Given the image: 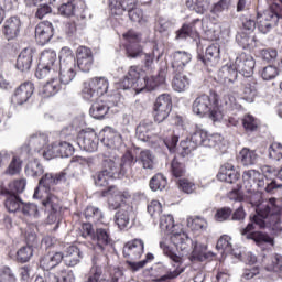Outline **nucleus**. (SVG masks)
<instances>
[{"label":"nucleus","mask_w":282,"mask_h":282,"mask_svg":"<svg viewBox=\"0 0 282 282\" xmlns=\"http://www.w3.org/2000/svg\"><path fill=\"white\" fill-rule=\"evenodd\" d=\"M232 238L228 235H223L217 241V250H221V254H232Z\"/></svg>","instance_id":"nucleus-54"},{"label":"nucleus","mask_w":282,"mask_h":282,"mask_svg":"<svg viewBox=\"0 0 282 282\" xmlns=\"http://www.w3.org/2000/svg\"><path fill=\"white\" fill-rule=\"evenodd\" d=\"M129 210H131V207H127V209H120L115 215V224L120 230H124V228L129 226Z\"/></svg>","instance_id":"nucleus-56"},{"label":"nucleus","mask_w":282,"mask_h":282,"mask_svg":"<svg viewBox=\"0 0 282 282\" xmlns=\"http://www.w3.org/2000/svg\"><path fill=\"white\" fill-rule=\"evenodd\" d=\"M65 261L63 252L48 253L40 260V268L42 270H53L56 265Z\"/></svg>","instance_id":"nucleus-39"},{"label":"nucleus","mask_w":282,"mask_h":282,"mask_svg":"<svg viewBox=\"0 0 282 282\" xmlns=\"http://www.w3.org/2000/svg\"><path fill=\"white\" fill-rule=\"evenodd\" d=\"M260 76L263 80H274L279 76V68L273 65H268L260 69Z\"/></svg>","instance_id":"nucleus-63"},{"label":"nucleus","mask_w":282,"mask_h":282,"mask_svg":"<svg viewBox=\"0 0 282 282\" xmlns=\"http://www.w3.org/2000/svg\"><path fill=\"white\" fill-rule=\"evenodd\" d=\"M242 126L247 132L252 133V131L259 129V120L252 115H245L242 118Z\"/></svg>","instance_id":"nucleus-60"},{"label":"nucleus","mask_w":282,"mask_h":282,"mask_svg":"<svg viewBox=\"0 0 282 282\" xmlns=\"http://www.w3.org/2000/svg\"><path fill=\"white\" fill-rule=\"evenodd\" d=\"M269 159L274 162H281L282 160V144L279 142H273L268 149Z\"/></svg>","instance_id":"nucleus-62"},{"label":"nucleus","mask_w":282,"mask_h":282,"mask_svg":"<svg viewBox=\"0 0 282 282\" xmlns=\"http://www.w3.org/2000/svg\"><path fill=\"white\" fill-rule=\"evenodd\" d=\"M93 268L86 282H118V278H112L111 281L102 278V267L98 265L96 262V258L93 259Z\"/></svg>","instance_id":"nucleus-43"},{"label":"nucleus","mask_w":282,"mask_h":282,"mask_svg":"<svg viewBox=\"0 0 282 282\" xmlns=\"http://www.w3.org/2000/svg\"><path fill=\"white\" fill-rule=\"evenodd\" d=\"M241 175L237 170H235V165L230 163H225L220 166L219 173L217 174V178L219 182H226L227 184H235L239 181Z\"/></svg>","instance_id":"nucleus-28"},{"label":"nucleus","mask_w":282,"mask_h":282,"mask_svg":"<svg viewBox=\"0 0 282 282\" xmlns=\"http://www.w3.org/2000/svg\"><path fill=\"white\" fill-rule=\"evenodd\" d=\"M206 138H208V132L206 130L197 129L191 137L181 141L178 147V153L182 158L189 155L192 151H195L197 147H206Z\"/></svg>","instance_id":"nucleus-16"},{"label":"nucleus","mask_w":282,"mask_h":282,"mask_svg":"<svg viewBox=\"0 0 282 282\" xmlns=\"http://www.w3.org/2000/svg\"><path fill=\"white\" fill-rule=\"evenodd\" d=\"M33 254L34 250L32 249V246L22 247L17 252V261H19V263H28Z\"/></svg>","instance_id":"nucleus-59"},{"label":"nucleus","mask_w":282,"mask_h":282,"mask_svg":"<svg viewBox=\"0 0 282 282\" xmlns=\"http://www.w3.org/2000/svg\"><path fill=\"white\" fill-rule=\"evenodd\" d=\"M137 138L141 142H149L153 138V123L143 121L137 127Z\"/></svg>","instance_id":"nucleus-45"},{"label":"nucleus","mask_w":282,"mask_h":282,"mask_svg":"<svg viewBox=\"0 0 282 282\" xmlns=\"http://www.w3.org/2000/svg\"><path fill=\"white\" fill-rule=\"evenodd\" d=\"M23 165V161L19 156H13L8 169L6 170L7 175H19L21 173V169Z\"/></svg>","instance_id":"nucleus-61"},{"label":"nucleus","mask_w":282,"mask_h":282,"mask_svg":"<svg viewBox=\"0 0 282 282\" xmlns=\"http://www.w3.org/2000/svg\"><path fill=\"white\" fill-rule=\"evenodd\" d=\"M276 4H271L264 11L258 12V30L261 34H268V32L272 31V28L279 23V20L282 19L281 13L276 10Z\"/></svg>","instance_id":"nucleus-15"},{"label":"nucleus","mask_w":282,"mask_h":282,"mask_svg":"<svg viewBox=\"0 0 282 282\" xmlns=\"http://www.w3.org/2000/svg\"><path fill=\"white\" fill-rule=\"evenodd\" d=\"M242 182L248 192L252 191V187L265 188V175L257 170H248L242 173Z\"/></svg>","instance_id":"nucleus-21"},{"label":"nucleus","mask_w":282,"mask_h":282,"mask_svg":"<svg viewBox=\"0 0 282 282\" xmlns=\"http://www.w3.org/2000/svg\"><path fill=\"white\" fill-rule=\"evenodd\" d=\"M50 142V139L47 138V134L36 132L32 134L28 142V148L30 151H36L37 153H42L47 149V143ZM44 149V150H43Z\"/></svg>","instance_id":"nucleus-32"},{"label":"nucleus","mask_w":282,"mask_h":282,"mask_svg":"<svg viewBox=\"0 0 282 282\" xmlns=\"http://www.w3.org/2000/svg\"><path fill=\"white\" fill-rule=\"evenodd\" d=\"M109 91V79L107 77H94L84 82L82 96L84 100H91L98 96H105Z\"/></svg>","instance_id":"nucleus-14"},{"label":"nucleus","mask_w":282,"mask_h":282,"mask_svg":"<svg viewBox=\"0 0 282 282\" xmlns=\"http://www.w3.org/2000/svg\"><path fill=\"white\" fill-rule=\"evenodd\" d=\"M171 59L173 74H177L184 72V67L193 61V55L186 51H176L171 55Z\"/></svg>","instance_id":"nucleus-26"},{"label":"nucleus","mask_w":282,"mask_h":282,"mask_svg":"<svg viewBox=\"0 0 282 282\" xmlns=\"http://www.w3.org/2000/svg\"><path fill=\"white\" fill-rule=\"evenodd\" d=\"M123 39L128 42L126 46L128 58H140L145 69H153L155 53H145L142 46L138 45L140 43V35L135 31L130 30L123 33Z\"/></svg>","instance_id":"nucleus-8"},{"label":"nucleus","mask_w":282,"mask_h":282,"mask_svg":"<svg viewBox=\"0 0 282 282\" xmlns=\"http://www.w3.org/2000/svg\"><path fill=\"white\" fill-rule=\"evenodd\" d=\"M187 227L193 230L194 232H199L202 230H206L208 228V223L206 219L196 216V217H188L187 218Z\"/></svg>","instance_id":"nucleus-53"},{"label":"nucleus","mask_w":282,"mask_h":282,"mask_svg":"<svg viewBox=\"0 0 282 282\" xmlns=\"http://www.w3.org/2000/svg\"><path fill=\"white\" fill-rule=\"evenodd\" d=\"M54 36V25L50 21L40 22L35 28V41L39 45H45Z\"/></svg>","instance_id":"nucleus-23"},{"label":"nucleus","mask_w":282,"mask_h":282,"mask_svg":"<svg viewBox=\"0 0 282 282\" xmlns=\"http://www.w3.org/2000/svg\"><path fill=\"white\" fill-rule=\"evenodd\" d=\"M42 64L37 65L35 76L39 79L50 78L40 91L42 98H52L61 91L58 82V65L56 64V52L45 51L40 58Z\"/></svg>","instance_id":"nucleus-3"},{"label":"nucleus","mask_w":282,"mask_h":282,"mask_svg":"<svg viewBox=\"0 0 282 282\" xmlns=\"http://www.w3.org/2000/svg\"><path fill=\"white\" fill-rule=\"evenodd\" d=\"M0 282H17V276L9 267L0 269Z\"/></svg>","instance_id":"nucleus-64"},{"label":"nucleus","mask_w":282,"mask_h":282,"mask_svg":"<svg viewBox=\"0 0 282 282\" xmlns=\"http://www.w3.org/2000/svg\"><path fill=\"white\" fill-rule=\"evenodd\" d=\"M247 237L251 239V241H254L256 246H259V248H263V246H274V237L270 236L268 232L253 231Z\"/></svg>","instance_id":"nucleus-42"},{"label":"nucleus","mask_w":282,"mask_h":282,"mask_svg":"<svg viewBox=\"0 0 282 282\" xmlns=\"http://www.w3.org/2000/svg\"><path fill=\"white\" fill-rule=\"evenodd\" d=\"M83 259V251L76 246H69L64 251V263L67 268H76Z\"/></svg>","instance_id":"nucleus-36"},{"label":"nucleus","mask_w":282,"mask_h":282,"mask_svg":"<svg viewBox=\"0 0 282 282\" xmlns=\"http://www.w3.org/2000/svg\"><path fill=\"white\" fill-rule=\"evenodd\" d=\"M135 162L147 171H153L155 169V155H153L151 150L141 151L138 159L133 156L132 164H135Z\"/></svg>","instance_id":"nucleus-40"},{"label":"nucleus","mask_w":282,"mask_h":282,"mask_svg":"<svg viewBox=\"0 0 282 282\" xmlns=\"http://www.w3.org/2000/svg\"><path fill=\"white\" fill-rule=\"evenodd\" d=\"M61 137L68 141H57L47 145L42 152L44 160H54V158H70L74 155V140H76V129L74 126L64 128L61 132Z\"/></svg>","instance_id":"nucleus-6"},{"label":"nucleus","mask_w":282,"mask_h":282,"mask_svg":"<svg viewBox=\"0 0 282 282\" xmlns=\"http://www.w3.org/2000/svg\"><path fill=\"white\" fill-rule=\"evenodd\" d=\"M89 113L95 120H102L109 113V106L102 100H97L91 105Z\"/></svg>","instance_id":"nucleus-44"},{"label":"nucleus","mask_w":282,"mask_h":282,"mask_svg":"<svg viewBox=\"0 0 282 282\" xmlns=\"http://www.w3.org/2000/svg\"><path fill=\"white\" fill-rule=\"evenodd\" d=\"M254 58L246 53H240L235 59L234 67H236L239 74H242L245 78H250L251 74H254Z\"/></svg>","instance_id":"nucleus-19"},{"label":"nucleus","mask_w":282,"mask_h":282,"mask_svg":"<svg viewBox=\"0 0 282 282\" xmlns=\"http://www.w3.org/2000/svg\"><path fill=\"white\" fill-rule=\"evenodd\" d=\"M68 170L61 172L58 174L46 173L44 176L41 177L39 182V187H36L33 198L34 199H46L47 195H52L47 193L50 186H56V184H62V182H66L69 174L67 173Z\"/></svg>","instance_id":"nucleus-13"},{"label":"nucleus","mask_w":282,"mask_h":282,"mask_svg":"<svg viewBox=\"0 0 282 282\" xmlns=\"http://www.w3.org/2000/svg\"><path fill=\"white\" fill-rule=\"evenodd\" d=\"M207 250H208V247L206 245L192 240V247L189 251L187 253H184V251H181V252L183 257L186 254H191L192 252V259L194 261H206V259H208L209 257V253L207 252Z\"/></svg>","instance_id":"nucleus-37"},{"label":"nucleus","mask_w":282,"mask_h":282,"mask_svg":"<svg viewBox=\"0 0 282 282\" xmlns=\"http://www.w3.org/2000/svg\"><path fill=\"white\" fill-rule=\"evenodd\" d=\"M137 6L138 0H110L109 3L110 13L115 17H122L124 12H128L129 19L134 23H147L144 11Z\"/></svg>","instance_id":"nucleus-9"},{"label":"nucleus","mask_w":282,"mask_h":282,"mask_svg":"<svg viewBox=\"0 0 282 282\" xmlns=\"http://www.w3.org/2000/svg\"><path fill=\"white\" fill-rule=\"evenodd\" d=\"M34 95V84L32 82H24L13 93L11 97L12 105H25L28 100Z\"/></svg>","instance_id":"nucleus-20"},{"label":"nucleus","mask_w":282,"mask_h":282,"mask_svg":"<svg viewBox=\"0 0 282 282\" xmlns=\"http://www.w3.org/2000/svg\"><path fill=\"white\" fill-rule=\"evenodd\" d=\"M236 41L239 44V46L242 47L243 50H248V47L257 46L254 36L250 35V33H247L246 31L238 33L236 35Z\"/></svg>","instance_id":"nucleus-50"},{"label":"nucleus","mask_w":282,"mask_h":282,"mask_svg":"<svg viewBox=\"0 0 282 282\" xmlns=\"http://www.w3.org/2000/svg\"><path fill=\"white\" fill-rule=\"evenodd\" d=\"M76 57L69 47H63L59 52V79L62 85H69L76 78Z\"/></svg>","instance_id":"nucleus-10"},{"label":"nucleus","mask_w":282,"mask_h":282,"mask_svg":"<svg viewBox=\"0 0 282 282\" xmlns=\"http://www.w3.org/2000/svg\"><path fill=\"white\" fill-rule=\"evenodd\" d=\"M94 66V53L91 48L87 46H79L77 48V65L76 67L80 69V72L89 73L91 72V67Z\"/></svg>","instance_id":"nucleus-22"},{"label":"nucleus","mask_w":282,"mask_h":282,"mask_svg":"<svg viewBox=\"0 0 282 282\" xmlns=\"http://www.w3.org/2000/svg\"><path fill=\"white\" fill-rule=\"evenodd\" d=\"M144 253V241L141 239H134L123 247V257L126 259H131V261H135V259H140Z\"/></svg>","instance_id":"nucleus-27"},{"label":"nucleus","mask_w":282,"mask_h":282,"mask_svg":"<svg viewBox=\"0 0 282 282\" xmlns=\"http://www.w3.org/2000/svg\"><path fill=\"white\" fill-rule=\"evenodd\" d=\"M239 158L243 166H254L259 160V154L254 150L243 148L239 153Z\"/></svg>","instance_id":"nucleus-48"},{"label":"nucleus","mask_w":282,"mask_h":282,"mask_svg":"<svg viewBox=\"0 0 282 282\" xmlns=\"http://www.w3.org/2000/svg\"><path fill=\"white\" fill-rule=\"evenodd\" d=\"M34 58V48L26 47L18 56L15 67L20 72H30Z\"/></svg>","instance_id":"nucleus-34"},{"label":"nucleus","mask_w":282,"mask_h":282,"mask_svg":"<svg viewBox=\"0 0 282 282\" xmlns=\"http://www.w3.org/2000/svg\"><path fill=\"white\" fill-rule=\"evenodd\" d=\"M101 142L108 149L117 151H120V149L124 147V142H122V134L111 128L104 130V138Z\"/></svg>","instance_id":"nucleus-25"},{"label":"nucleus","mask_w":282,"mask_h":282,"mask_svg":"<svg viewBox=\"0 0 282 282\" xmlns=\"http://www.w3.org/2000/svg\"><path fill=\"white\" fill-rule=\"evenodd\" d=\"M21 33V19L17 17L9 18L3 25V34L7 41H14Z\"/></svg>","instance_id":"nucleus-30"},{"label":"nucleus","mask_w":282,"mask_h":282,"mask_svg":"<svg viewBox=\"0 0 282 282\" xmlns=\"http://www.w3.org/2000/svg\"><path fill=\"white\" fill-rule=\"evenodd\" d=\"M160 228L163 232L171 235L170 239L176 250L188 254L191 247L193 246V239L188 237L184 230L180 229V225H175V220L172 215H163L160 219Z\"/></svg>","instance_id":"nucleus-5"},{"label":"nucleus","mask_w":282,"mask_h":282,"mask_svg":"<svg viewBox=\"0 0 282 282\" xmlns=\"http://www.w3.org/2000/svg\"><path fill=\"white\" fill-rule=\"evenodd\" d=\"M166 177L162 174H156L150 180V188L151 191H164L166 188Z\"/></svg>","instance_id":"nucleus-58"},{"label":"nucleus","mask_w":282,"mask_h":282,"mask_svg":"<svg viewBox=\"0 0 282 282\" xmlns=\"http://www.w3.org/2000/svg\"><path fill=\"white\" fill-rule=\"evenodd\" d=\"M232 8V0H219L212 6L210 12L216 17L228 12Z\"/></svg>","instance_id":"nucleus-55"},{"label":"nucleus","mask_w":282,"mask_h":282,"mask_svg":"<svg viewBox=\"0 0 282 282\" xmlns=\"http://www.w3.org/2000/svg\"><path fill=\"white\" fill-rule=\"evenodd\" d=\"M265 270L268 272H280L282 273V256L274 253L265 262Z\"/></svg>","instance_id":"nucleus-52"},{"label":"nucleus","mask_w":282,"mask_h":282,"mask_svg":"<svg viewBox=\"0 0 282 282\" xmlns=\"http://www.w3.org/2000/svg\"><path fill=\"white\" fill-rule=\"evenodd\" d=\"M197 25L202 26V20L195 19L189 24H183L182 28L176 31V41H184V39H188L192 34L197 33Z\"/></svg>","instance_id":"nucleus-41"},{"label":"nucleus","mask_w":282,"mask_h":282,"mask_svg":"<svg viewBox=\"0 0 282 282\" xmlns=\"http://www.w3.org/2000/svg\"><path fill=\"white\" fill-rule=\"evenodd\" d=\"M220 54L221 48L219 44L214 43L206 48L205 55L200 57V61H203L204 65L215 67L219 63Z\"/></svg>","instance_id":"nucleus-33"},{"label":"nucleus","mask_w":282,"mask_h":282,"mask_svg":"<svg viewBox=\"0 0 282 282\" xmlns=\"http://www.w3.org/2000/svg\"><path fill=\"white\" fill-rule=\"evenodd\" d=\"M102 171L95 175L96 186H109V181L113 180V175H129L131 166H133V154L126 152L122 158L117 154H102L101 155Z\"/></svg>","instance_id":"nucleus-2"},{"label":"nucleus","mask_w":282,"mask_h":282,"mask_svg":"<svg viewBox=\"0 0 282 282\" xmlns=\"http://www.w3.org/2000/svg\"><path fill=\"white\" fill-rule=\"evenodd\" d=\"M160 248L162 249L165 257H169L176 265L163 267V274L159 278H156L155 282H170L173 279H177L182 272H184V268L180 267L182 263V257H180L177 253H175V250H173V247L166 241L160 242Z\"/></svg>","instance_id":"nucleus-11"},{"label":"nucleus","mask_w":282,"mask_h":282,"mask_svg":"<svg viewBox=\"0 0 282 282\" xmlns=\"http://www.w3.org/2000/svg\"><path fill=\"white\" fill-rule=\"evenodd\" d=\"M45 173V169L43 167V164H41V161L37 159L29 161V163L25 166V174L29 177H41Z\"/></svg>","instance_id":"nucleus-47"},{"label":"nucleus","mask_w":282,"mask_h":282,"mask_svg":"<svg viewBox=\"0 0 282 282\" xmlns=\"http://www.w3.org/2000/svg\"><path fill=\"white\" fill-rule=\"evenodd\" d=\"M240 85L242 87V100L254 102V98H257V80L252 77H245Z\"/></svg>","instance_id":"nucleus-31"},{"label":"nucleus","mask_w":282,"mask_h":282,"mask_svg":"<svg viewBox=\"0 0 282 282\" xmlns=\"http://www.w3.org/2000/svg\"><path fill=\"white\" fill-rule=\"evenodd\" d=\"M220 80L225 87V93L221 99L226 109H241V105L237 102V96L241 89V80H239V70L232 65H225L218 73Z\"/></svg>","instance_id":"nucleus-4"},{"label":"nucleus","mask_w":282,"mask_h":282,"mask_svg":"<svg viewBox=\"0 0 282 282\" xmlns=\"http://www.w3.org/2000/svg\"><path fill=\"white\" fill-rule=\"evenodd\" d=\"M1 195H7L4 206L9 213H21L25 203L21 197L17 196V194H11L8 189H2Z\"/></svg>","instance_id":"nucleus-35"},{"label":"nucleus","mask_w":282,"mask_h":282,"mask_svg":"<svg viewBox=\"0 0 282 282\" xmlns=\"http://www.w3.org/2000/svg\"><path fill=\"white\" fill-rule=\"evenodd\" d=\"M172 87L174 91H186V89L191 87V79L188 78V76L182 75V73H174Z\"/></svg>","instance_id":"nucleus-46"},{"label":"nucleus","mask_w":282,"mask_h":282,"mask_svg":"<svg viewBox=\"0 0 282 282\" xmlns=\"http://www.w3.org/2000/svg\"><path fill=\"white\" fill-rule=\"evenodd\" d=\"M21 215L25 217V219H39L41 217V212H39V206L34 203H23L22 209L20 210Z\"/></svg>","instance_id":"nucleus-49"},{"label":"nucleus","mask_w":282,"mask_h":282,"mask_svg":"<svg viewBox=\"0 0 282 282\" xmlns=\"http://www.w3.org/2000/svg\"><path fill=\"white\" fill-rule=\"evenodd\" d=\"M131 199V194L128 191H117L112 195V197L109 198V207L112 210H117V208H123L127 209L129 206L127 205V202Z\"/></svg>","instance_id":"nucleus-38"},{"label":"nucleus","mask_w":282,"mask_h":282,"mask_svg":"<svg viewBox=\"0 0 282 282\" xmlns=\"http://www.w3.org/2000/svg\"><path fill=\"white\" fill-rule=\"evenodd\" d=\"M173 109V101L171 95L162 94L160 95L153 106V116L155 122H164L169 118V113Z\"/></svg>","instance_id":"nucleus-17"},{"label":"nucleus","mask_w":282,"mask_h":282,"mask_svg":"<svg viewBox=\"0 0 282 282\" xmlns=\"http://www.w3.org/2000/svg\"><path fill=\"white\" fill-rule=\"evenodd\" d=\"M77 144L83 151L94 153V151H98V137L94 131L80 132L77 138Z\"/></svg>","instance_id":"nucleus-24"},{"label":"nucleus","mask_w":282,"mask_h":282,"mask_svg":"<svg viewBox=\"0 0 282 282\" xmlns=\"http://www.w3.org/2000/svg\"><path fill=\"white\" fill-rule=\"evenodd\" d=\"M186 7L195 10L197 14H204L210 8V0H186Z\"/></svg>","instance_id":"nucleus-51"},{"label":"nucleus","mask_w":282,"mask_h":282,"mask_svg":"<svg viewBox=\"0 0 282 282\" xmlns=\"http://www.w3.org/2000/svg\"><path fill=\"white\" fill-rule=\"evenodd\" d=\"M84 215L86 217V219H88V221H93V224H98L99 221H102V212L94 206H88L85 212Z\"/></svg>","instance_id":"nucleus-57"},{"label":"nucleus","mask_w":282,"mask_h":282,"mask_svg":"<svg viewBox=\"0 0 282 282\" xmlns=\"http://www.w3.org/2000/svg\"><path fill=\"white\" fill-rule=\"evenodd\" d=\"M250 204L256 207V215L245 228L240 229V235L245 237V239H248V235H251L257 226L258 228H269V230H273V232H281L282 207L276 204V198H270L261 203L251 200Z\"/></svg>","instance_id":"nucleus-1"},{"label":"nucleus","mask_w":282,"mask_h":282,"mask_svg":"<svg viewBox=\"0 0 282 282\" xmlns=\"http://www.w3.org/2000/svg\"><path fill=\"white\" fill-rule=\"evenodd\" d=\"M42 205L45 208H50L51 213L48 215V224H56L54 230L58 228L61 224V199L54 194H47L46 198L42 199Z\"/></svg>","instance_id":"nucleus-18"},{"label":"nucleus","mask_w":282,"mask_h":282,"mask_svg":"<svg viewBox=\"0 0 282 282\" xmlns=\"http://www.w3.org/2000/svg\"><path fill=\"white\" fill-rule=\"evenodd\" d=\"M93 240L97 242L95 246L96 252H104L105 246H111V242L113 241L109 228H97L96 234L93 236Z\"/></svg>","instance_id":"nucleus-29"},{"label":"nucleus","mask_w":282,"mask_h":282,"mask_svg":"<svg viewBox=\"0 0 282 282\" xmlns=\"http://www.w3.org/2000/svg\"><path fill=\"white\" fill-rule=\"evenodd\" d=\"M193 113L204 118L208 116L213 122H221L224 120V111L219 107L217 95H200L193 102Z\"/></svg>","instance_id":"nucleus-7"},{"label":"nucleus","mask_w":282,"mask_h":282,"mask_svg":"<svg viewBox=\"0 0 282 282\" xmlns=\"http://www.w3.org/2000/svg\"><path fill=\"white\" fill-rule=\"evenodd\" d=\"M142 74V69L138 66H131L128 70L127 76L131 78L133 83H135L139 87L141 83H144L143 87H147L148 89H155V87H159V85H164L166 83V68H162L156 77H144L143 79L140 78Z\"/></svg>","instance_id":"nucleus-12"}]
</instances>
